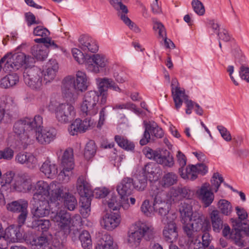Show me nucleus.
<instances>
[{
	"mask_svg": "<svg viewBox=\"0 0 249 249\" xmlns=\"http://www.w3.org/2000/svg\"><path fill=\"white\" fill-rule=\"evenodd\" d=\"M204 219V216L201 213H195L190 218L188 223L183 226L184 231L191 242L196 241L199 231H204L210 228L209 223L205 222Z\"/></svg>",
	"mask_w": 249,
	"mask_h": 249,
	"instance_id": "obj_6",
	"label": "nucleus"
},
{
	"mask_svg": "<svg viewBox=\"0 0 249 249\" xmlns=\"http://www.w3.org/2000/svg\"><path fill=\"white\" fill-rule=\"evenodd\" d=\"M154 228L150 224L139 222L136 224L134 229L128 232L127 242L131 246H137L142 237L147 241H150L154 238Z\"/></svg>",
	"mask_w": 249,
	"mask_h": 249,
	"instance_id": "obj_5",
	"label": "nucleus"
},
{
	"mask_svg": "<svg viewBox=\"0 0 249 249\" xmlns=\"http://www.w3.org/2000/svg\"><path fill=\"white\" fill-rule=\"evenodd\" d=\"M121 221L120 216L116 213H106L103 215L100 221L102 228L112 231L118 226Z\"/></svg>",
	"mask_w": 249,
	"mask_h": 249,
	"instance_id": "obj_21",
	"label": "nucleus"
},
{
	"mask_svg": "<svg viewBox=\"0 0 249 249\" xmlns=\"http://www.w3.org/2000/svg\"><path fill=\"white\" fill-rule=\"evenodd\" d=\"M103 203L104 205H107L108 207L113 211L117 210L120 207L116 196H111L108 200H104Z\"/></svg>",
	"mask_w": 249,
	"mask_h": 249,
	"instance_id": "obj_59",
	"label": "nucleus"
},
{
	"mask_svg": "<svg viewBox=\"0 0 249 249\" xmlns=\"http://www.w3.org/2000/svg\"><path fill=\"white\" fill-rule=\"evenodd\" d=\"M43 124V118L36 115L34 118H25L17 121L14 125V131L17 135V140L23 148L33 142V136L35 128H38Z\"/></svg>",
	"mask_w": 249,
	"mask_h": 249,
	"instance_id": "obj_1",
	"label": "nucleus"
},
{
	"mask_svg": "<svg viewBox=\"0 0 249 249\" xmlns=\"http://www.w3.org/2000/svg\"><path fill=\"white\" fill-rule=\"evenodd\" d=\"M147 184V177L143 174L137 176V179L134 182V188L140 191H143Z\"/></svg>",
	"mask_w": 249,
	"mask_h": 249,
	"instance_id": "obj_48",
	"label": "nucleus"
},
{
	"mask_svg": "<svg viewBox=\"0 0 249 249\" xmlns=\"http://www.w3.org/2000/svg\"><path fill=\"white\" fill-rule=\"evenodd\" d=\"M134 181L131 178H124L118 185L117 191L122 198L125 200V197L130 195L134 190Z\"/></svg>",
	"mask_w": 249,
	"mask_h": 249,
	"instance_id": "obj_22",
	"label": "nucleus"
},
{
	"mask_svg": "<svg viewBox=\"0 0 249 249\" xmlns=\"http://www.w3.org/2000/svg\"><path fill=\"white\" fill-rule=\"evenodd\" d=\"M143 126L144 128V131L142 135V138L140 141V144L141 145H145L150 142L151 140V135L150 129L147 124V121L143 122Z\"/></svg>",
	"mask_w": 249,
	"mask_h": 249,
	"instance_id": "obj_53",
	"label": "nucleus"
},
{
	"mask_svg": "<svg viewBox=\"0 0 249 249\" xmlns=\"http://www.w3.org/2000/svg\"><path fill=\"white\" fill-rule=\"evenodd\" d=\"M240 225L237 220H233V229L231 233V239L235 245L239 247H244L246 246V242L240 231Z\"/></svg>",
	"mask_w": 249,
	"mask_h": 249,
	"instance_id": "obj_25",
	"label": "nucleus"
},
{
	"mask_svg": "<svg viewBox=\"0 0 249 249\" xmlns=\"http://www.w3.org/2000/svg\"><path fill=\"white\" fill-rule=\"evenodd\" d=\"M64 187L55 181L48 183L43 180L37 181L33 185V198L46 199L51 202L60 200L62 197Z\"/></svg>",
	"mask_w": 249,
	"mask_h": 249,
	"instance_id": "obj_2",
	"label": "nucleus"
},
{
	"mask_svg": "<svg viewBox=\"0 0 249 249\" xmlns=\"http://www.w3.org/2000/svg\"><path fill=\"white\" fill-rule=\"evenodd\" d=\"M28 206V202L27 200L24 199H20L8 203L6 207L7 210L10 212L19 213L18 217V224L21 226L25 223L27 217Z\"/></svg>",
	"mask_w": 249,
	"mask_h": 249,
	"instance_id": "obj_13",
	"label": "nucleus"
},
{
	"mask_svg": "<svg viewBox=\"0 0 249 249\" xmlns=\"http://www.w3.org/2000/svg\"><path fill=\"white\" fill-rule=\"evenodd\" d=\"M46 46L42 45H36L32 47L31 53L32 55L39 60H43L48 55V50Z\"/></svg>",
	"mask_w": 249,
	"mask_h": 249,
	"instance_id": "obj_37",
	"label": "nucleus"
},
{
	"mask_svg": "<svg viewBox=\"0 0 249 249\" xmlns=\"http://www.w3.org/2000/svg\"><path fill=\"white\" fill-rule=\"evenodd\" d=\"M217 207L219 213L226 216H229L232 211L231 204L226 199H220L218 202Z\"/></svg>",
	"mask_w": 249,
	"mask_h": 249,
	"instance_id": "obj_42",
	"label": "nucleus"
},
{
	"mask_svg": "<svg viewBox=\"0 0 249 249\" xmlns=\"http://www.w3.org/2000/svg\"><path fill=\"white\" fill-rule=\"evenodd\" d=\"M42 124L38 128H35L33 136L40 144H48L53 141L57 135V130L53 127L42 129Z\"/></svg>",
	"mask_w": 249,
	"mask_h": 249,
	"instance_id": "obj_15",
	"label": "nucleus"
},
{
	"mask_svg": "<svg viewBox=\"0 0 249 249\" xmlns=\"http://www.w3.org/2000/svg\"><path fill=\"white\" fill-rule=\"evenodd\" d=\"M51 219L60 231L66 236L70 233L71 227L80 226L82 222V218L79 214L71 217L70 213L65 210L57 212L54 215L51 216Z\"/></svg>",
	"mask_w": 249,
	"mask_h": 249,
	"instance_id": "obj_3",
	"label": "nucleus"
},
{
	"mask_svg": "<svg viewBox=\"0 0 249 249\" xmlns=\"http://www.w3.org/2000/svg\"><path fill=\"white\" fill-rule=\"evenodd\" d=\"M177 218L176 213H170L166 217L161 219L164 225L162 234L164 239L170 243L175 242L178 236V230L175 222Z\"/></svg>",
	"mask_w": 249,
	"mask_h": 249,
	"instance_id": "obj_9",
	"label": "nucleus"
},
{
	"mask_svg": "<svg viewBox=\"0 0 249 249\" xmlns=\"http://www.w3.org/2000/svg\"><path fill=\"white\" fill-rule=\"evenodd\" d=\"M223 181L224 179L221 175L218 173H214L211 180V189L217 192L221 183Z\"/></svg>",
	"mask_w": 249,
	"mask_h": 249,
	"instance_id": "obj_50",
	"label": "nucleus"
},
{
	"mask_svg": "<svg viewBox=\"0 0 249 249\" xmlns=\"http://www.w3.org/2000/svg\"><path fill=\"white\" fill-rule=\"evenodd\" d=\"M190 200H186L183 202H181L179 206V210L182 216H184L186 220L187 218L190 220V218L192 216V215L195 212H192V205L190 204ZM195 213H196L195 212Z\"/></svg>",
	"mask_w": 249,
	"mask_h": 249,
	"instance_id": "obj_41",
	"label": "nucleus"
},
{
	"mask_svg": "<svg viewBox=\"0 0 249 249\" xmlns=\"http://www.w3.org/2000/svg\"><path fill=\"white\" fill-rule=\"evenodd\" d=\"M32 224L34 228H37L38 230H41L42 231H47L51 226L49 220L40 218L34 219Z\"/></svg>",
	"mask_w": 249,
	"mask_h": 249,
	"instance_id": "obj_44",
	"label": "nucleus"
},
{
	"mask_svg": "<svg viewBox=\"0 0 249 249\" xmlns=\"http://www.w3.org/2000/svg\"><path fill=\"white\" fill-rule=\"evenodd\" d=\"M79 238L81 242L82 246L84 249H90L91 248V239L88 231H83L80 234Z\"/></svg>",
	"mask_w": 249,
	"mask_h": 249,
	"instance_id": "obj_47",
	"label": "nucleus"
},
{
	"mask_svg": "<svg viewBox=\"0 0 249 249\" xmlns=\"http://www.w3.org/2000/svg\"><path fill=\"white\" fill-rule=\"evenodd\" d=\"M2 62H5L3 70L5 71H11L18 70L22 66L25 68H30L35 63L34 58L24 53H20L12 54L7 53L1 58Z\"/></svg>",
	"mask_w": 249,
	"mask_h": 249,
	"instance_id": "obj_4",
	"label": "nucleus"
},
{
	"mask_svg": "<svg viewBox=\"0 0 249 249\" xmlns=\"http://www.w3.org/2000/svg\"><path fill=\"white\" fill-rule=\"evenodd\" d=\"M95 249H118V248L116 244L113 243L111 235L105 233L98 240Z\"/></svg>",
	"mask_w": 249,
	"mask_h": 249,
	"instance_id": "obj_28",
	"label": "nucleus"
},
{
	"mask_svg": "<svg viewBox=\"0 0 249 249\" xmlns=\"http://www.w3.org/2000/svg\"><path fill=\"white\" fill-rule=\"evenodd\" d=\"M96 151V145L92 141H89L86 145L84 152V157L87 160L92 158Z\"/></svg>",
	"mask_w": 249,
	"mask_h": 249,
	"instance_id": "obj_49",
	"label": "nucleus"
},
{
	"mask_svg": "<svg viewBox=\"0 0 249 249\" xmlns=\"http://www.w3.org/2000/svg\"><path fill=\"white\" fill-rule=\"evenodd\" d=\"M98 84L99 91L100 93L107 92L109 88V83L111 82V79L108 78H98L96 79Z\"/></svg>",
	"mask_w": 249,
	"mask_h": 249,
	"instance_id": "obj_51",
	"label": "nucleus"
},
{
	"mask_svg": "<svg viewBox=\"0 0 249 249\" xmlns=\"http://www.w3.org/2000/svg\"><path fill=\"white\" fill-rule=\"evenodd\" d=\"M87 117L83 121L80 119H76L70 126L69 131L71 135L77 134V133L84 132L94 124L91 119V116H87Z\"/></svg>",
	"mask_w": 249,
	"mask_h": 249,
	"instance_id": "obj_19",
	"label": "nucleus"
},
{
	"mask_svg": "<svg viewBox=\"0 0 249 249\" xmlns=\"http://www.w3.org/2000/svg\"><path fill=\"white\" fill-rule=\"evenodd\" d=\"M42 71L35 66L26 68L23 72L25 83L35 90H39L42 88Z\"/></svg>",
	"mask_w": 249,
	"mask_h": 249,
	"instance_id": "obj_8",
	"label": "nucleus"
},
{
	"mask_svg": "<svg viewBox=\"0 0 249 249\" xmlns=\"http://www.w3.org/2000/svg\"><path fill=\"white\" fill-rule=\"evenodd\" d=\"M40 171L48 178H53L57 173V167L55 164L46 160L42 165Z\"/></svg>",
	"mask_w": 249,
	"mask_h": 249,
	"instance_id": "obj_32",
	"label": "nucleus"
},
{
	"mask_svg": "<svg viewBox=\"0 0 249 249\" xmlns=\"http://www.w3.org/2000/svg\"><path fill=\"white\" fill-rule=\"evenodd\" d=\"M241 78L249 83V67L245 65L241 64L239 71Z\"/></svg>",
	"mask_w": 249,
	"mask_h": 249,
	"instance_id": "obj_64",
	"label": "nucleus"
},
{
	"mask_svg": "<svg viewBox=\"0 0 249 249\" xmlns=\"http://www.w3.org/2000/svg\"><path fill=\"white\" fill-rule=\"evenodd\" d=\"M72 55L74 59L79 64H86V61L88 58H87L84 55V53L79 49L76 48H73L71 50Z\"/></svg>",
	"mask_w": 249,
	"mask_h": 249,
	"instance_id": "obj_57",
	"label": "nucleus"
},
{
	"mask_svg": "<svg viewBox=\"0 0 249 249\" xmlns=\"http://www.w3.org/2000/svg\"><path fill=\"white\" fill-rule=\"evenodd\" d=\"M192 6L194 12L199 16H203L205 12L203 3L199 0H192Z\"/></svg>",
	"mask_w": 249,
	"mask_h": 249,
	"instance_id": "obj_55",
	"label": "nucleus"
},
{
	"mask_svg": "<svg viewBox=\"0 0 249 249\" xmlns=\"http://www.w3.org/2000/svg\"><path fill=\"white\" fill-rule=\"evenodd\" d=\"M99 93L93 90L87 92L84 96L82 104L80 107L81 115L93 116L98 111L97 104L99 101Z\"/></svg>",
	"mask_w": 249,
	"mask_h": 249,
	"instance_id": "obj_7",
	"label": "nucleus"
},
{
	"mask_svg": "<svg viewBox=\"0 0 249 249\" xmlns=\"http://www.w3.org/2000/svg\"><path fill=\"white\" fill-rule=\"evenodd\" d=\"M143 152L147 158L154 160L163 166L172 167L174 165V158L169 152H167L165 156H162L159 152L149 147L145 148Z\"/></svg>",
	"mask_w": 249,
	"mask_h": 249,
	"instance_id": "obj_14",
	"label": "nucleus"
},
{
	"mask_svg": "<svg viewBox=\"0 0 249 249\" xmlns=\"http://www.w3.org/2000/svg\"><path fill=\"white\" fill-rule=\"evenodd\" d=\"M58 68V64L55 59H50L47 62L46 69L42 71L44 81L46 83L54 79Z\"/></svg>",
	"mask_w": 249,
	"mask_h": 249,
	"instance_id": "obj_23",
	"label": "nucleus"
},
{
	"mask_svg": "<svg viewBox=\"0 0 249 249\" xmlns=\"http://www.w3.org/2000/svg\"><path fill=\"white\" fill-rule=\"evenodd\" d=\"M210 218L213 231L215 232H219L224 224L218 210H213L210 213Z\"/></svg>",
	"mask_w": 249,
	"mask_h": 249,
	"instance_id": "obj_30",
	"label": "nucleus"
},
{
	"mask_svg": "<svg viewBox=\"0 0 249 249\" xmlns=\"http://www.w3.org/2000/svg\"><path fill=\"white\" fill-rule=\"evenodd\" d=\"M34 41L36 43H43L44 45L43 46H46L47 48L55 49L58 47V46L54 41L49 37H42L40 38H36Z\"/></svg>",
	"mask_w": 249,
	"mask_h": 249,
	"instance_id": "obj_56",
	"label": "nucleus"
},
{
	"mask_svg": "<svg viewBox=\"0 0 249 249\" xmlns=\"http://www.w3.org/2000/svg\"><path fill=\"white\" fill-rule=\"evenodd\" d=\"M62 92L67 101L72 103L76 100L79 92L77 88L75 79L74 77L68 76L63 79Z\"/></svg>",
	"mask_w": 249,
	"mask_h": 249,
	"instance_id": "obj_11",
	"label": "nucleus"
},
{
	"mask_svg": "<svg viewBox=\"0 0 249 249\" xmlns=\"http://www.w3.org/2000/svg\"><path fill=\"white\" fill-rule=\"evenodd\" d=\"M154 209H164L166 211L168 209H170V204L165 201L161 200L160 195H157L155 196L154 201Z\"/></svg>",
	"mask_w": 249,
	"mask_h": 249,
	"instance_id": "obj_52",
	"label": "nucleus"
},
{
	"mask_svg": "<svg viewBox=\"0 0 249 249\" xmlns=\"http://www.w3.org/2000/svg\"><path fill=\"white\" fill-rule=\"evenodd\" d=\"M33 34L35 36L47 37L50 35V32L42 26H37L34 29Z\"/></svg>",
	"mask_w": 249,
	"mask_h": 249,
	"instance_id": "obj_62",
	"label": "nucleus"
},
{
	"mask_svg": "<svg viewBox=\"0 0 249 249\" xmlns=\"http://www.w3.org/2000/svg\"><path fill=\"white\" fill-rule=\"evenodd\" d=\"M15 160L18 163L25 164L27 167L31 169L35 168L37 164L36 158L30 153H19L16 156Z\"/></svg>",
	"mask_w": 249,
	"mask_h": 249,
	"instance_id": "obj_26",
	"label": "nucleus"
},
{
	"mask_svg": "<svg viewBox=\"0 0 249 249\" xmlns=\"http://www.w3.org/2000/svg\"><path fill=\"white\" fill-rule=\"evenodd\" d=\"M153 29L154 30H158L159 36L160 37H164L166 36L165 29L163 25L156 18H153Z\"/></svg>",
	"mask_w": 249,
	"mask_h": 249,
	"instance_id": "obj_58",
	"label": "nucleus"
},
{
	"mask_svg": "<svg viewBox=\"0 0 249 249\" xmlns=\"http://www.w3.org/2000/svg\"><path fill=\"white\" fill-rule=\"evenodd\" d=\"M77 189L81 197V207H85L88 204V207H90V197L92 196V190L89 184L83 176L80 177L77 179Z\"/></svg>",
	"mask_w": 249,
	"mask_h": 249,
	"instance_id": "obj_17",
	"label": "nucleus"
},
{
	"mask_svg": "<svg viewBox=\"0 0 249 249\" xmlns=\"http://www.w3.org/2000/svg\"><path fill=\"white\" fill-rule=\"evenodd\" d=\"M61 165L64 168L73 169L74 161L72 149L68 148L65 151L61 160Z\"/></svg>",
	"mask_w": 249,
	"mask_h": 249,
	"instance_id": "obj_34",
	"label": "nucleus"
},
{
	"mask_svg": "<svg viewBox=\"0 0 249 249\" xmlns=\"http://www.w3.org/2000/svg\"><path fill=\"white\" fill-rule=\"evenodd\" d=\"M127 13L123 12H118V16L123 21V22L129 27V28L133 30L136 33H139L141 31L140 29L132 22L126 16Z\"/></svg>",
	"mask_w": 249,
	"mask_h": 249,
	"instance_id": "obj_46",
	"label": "nucleus"
},
{
	"mask_svg": "<svg viewBox=\"0 0 249 249\" xmlns=\"http://www.w3.org/2000/svg\"><path fill=\"white\" fill-rule=\"evenodd\" d=\"M178 176L173 172L165 174L160 181V184L164 187H169L178 182Z\"/></svg>",
	"mask_w": 249,
	"mask_h": 249,
	"instance_id": "obj_38",
	"label": "nucleus"
},
{
	"mask_svg": "<svg viewBox=\"0 0 249 249\" xmlns=\"http://www.w3.org/2000/svg\"><path fill=\"white\" fill-rule=\"evenodd\" d=\"M196 195L198 198L204 204L205 207L209 206L214 198L210 184L207 182L202 184L201 187L198 188L196 191Z\"/></svg>",
	"mask_w": 249,
	"mask_h": 249,
	"instance_id": "obj_18",
	"label": "nucleus"
},
{
	"mask_svg": "<svg viewBox=\"0 0 249 249\" xmlns=\"http://www.w3.org/2000/svg\"><path fill=\"white\" fill-rule=\"evenodd\" d=\"M108 61L103 54H95L89 56L86 61V69L95 74L100 73L103 69H106Z\"/></svg>",
	"mask_w": 249,
	"mask_h": 249,
	"instance_id": "obj_10",
	"label": "nucleus"
},
{
	"mask_svg": "<svg viewBox=\"0 0 249 249\" xmlns=\"http://www.w3.org/2000/svg\"><path fill=\"white\" fill-rule=\"evenodd\" d=\"M18 76L16 73L9 74L0 80V87L7 89L15 86L18 82Z\"/></svg>",
	"mask_w": 249,
	"mask_h": 249,
	"instance_id": "obj_35",
	"label": "nucleus"
},
{
	"mask_svg": "<svg viewBox=\"0 0 249 249\" xmlns=\"http://www.w3.org/2000/svg\"><path fill=\"white\" fill-rule=\"evenodd\" d=\"M12 184V190L23 193H30L32 191L33 185L31 178L27 176H17Z\"/></svg>",
	"mask_w": 249,
	"mask_h": 249,
	"instance_id": "obj_20",
	"label": "nucleus"
},
{
	"mask_svg": "<svg viewBox=\"0 0 249 249\" xmlns=\"http://www.w3.org/2000/svg\"><path fill=\"white\" fill-rule=\"evenodd\" d=\"M15 174L12 172H7L5 174L0 181L1 185V191L3 192L6 191L8 189L10 188L12 190V184L14 182Z\"/></svg>",
	"mask_w": 249,
	"mask_h": 249,
	"instance_id": "obj_36",
	"label": "nucleus"
},
{
	"mask_svg": "<svg viewBox=\"0 0 249 249\" xmlns=\"http://www.w3.org/2000/svg\"><path fill=\"white\" fill-rule=\"evenodd\" d=\"M123 0H110V4L118 12L128 13V10L127 7L123 4Z\"/></svg>",
	"mask_w": 249,
	"mask_h": 249,
	"instance_id": "obj_60",
	"label": "nucleus"
},
{
	"mask_svg": "<svg viewBox=\"0 0 249 249\" xmlns=\"http://www.w3.org/2000/svg\"><path fill=\"white\" fill-rule=\"evenodd\" d=\"M147 124L150 129V132L152 137H155L156 138H161L164 135L162 129L158 126L157 124L154 122H147Z\"/></svg>",
	"mask_w": 249,
	"mask_h": 249,
	"instance_id": "obj_45",
	"label": "nucleus"
},
{
	"mask_svg": "<svg viewBox=\"0 0 249 249\" xmlns=\"http://www.w3.org/2000/svg\"><path fill=\"white\" fill-rule=\"evenodd\" d=\"M112 108L113 110L123 109H131L136 114H140L141 113L140 110L138 109L134 104L130 102L122 104H116Z\"/></svg>",
	"mask_w": 249,
	"mask_h": 249,
	"instance_id": "obj_54",
	"label": "nucleus"
},
{
	"mask_svg": "<svg viewBox=\"0 0 249 249\" xmlns=\"http://www.w3.org/2000/svg\"><path fill=\"white\" fill-rule=\"evenodd\" d=\"M178 173L181 177L184 179L194 180L197 177L196 175V168L194 165H188L185 170L184 168H179Z\"/></svg>",
	"mask_w": 249,
	"mask_h": 249,
	"instance_id": "obj_33",
	"label": "nucleus"
},
{
	"mask_svg": "<svg viewBox=\"0 0 249 249\" xmlns=\"http://www.w3.org/2000/svg\"><path fill=\"white\" fill-rule=\"evenodd\" d=\"M77 88L79 91H83L87 89L88 86L87 77L85 73L78 71L76 73L75 80Z\"/></svg>",
	"mask_w": 249,
	"mask_h": 249,
	"instance_id": "obj_39",
	"label": "nucleus"
},
{
	"mask_svg": "<svg viewBox=\"0 0 249 249\" xmlns=\"http://www.w3.org/2000/svg\"><path fill=\"white\" fill-rule=\"evenodd\" d=\"M63 196L65 207L70 211L74 210L77 204L75 197L69 193H65Z\"/></svg>",
	"mask_w": 249,
	"mask_h": 249,
	"instance_id": "obj_43",
	"label": "nucleus"
},
{
	"mask_svg": "<svg viewBox=\"0 0 249 249\" xmlns=\"http://www.w3.org/2000/svg\"><path fill=\"white\" fill-rule=\"evenodd\" d=\"M74 114V108L71 104H59L55 108V117L61 123L65 124L69 122Z\"/></svg>",
	"mask_w": 249,
	"mask_h": 249,
	"instance_id": "obj_16",
	"label": "nucleus"
},
{
	"mask_svg": "<svg viewBox=\"0 0 249 249\" xmlns=\"http://www.w3.org/2000/svg\"><path fill=\"white\" fill-rule=\"evenodd\" d=\"M79 47L86 52L96 53L98 46L95 40L88 36H82L79 38Z\"/></svg>",
	"mask_w": 249,
	"mask_h": 249,
	"instance_id": "obj_27",
	"label": "nucleus"
},
{
	"mask_svg": "<svg viewBox=\"0 0 249 249\" xmlns=\"http://www.w3.org/2000/svg\"><path fill=\"white\" fill-rule=\"evenodd\" d=\"M49 201L32 198L30 201L31 213L33 219L48 216L50 212Z\"/></svg>",
	"mask_w": 249,
	"mask_h": 249,
	"instance_id": "obj_12",
	"label": "nucleus"
},
{
	"mask_svg": "<svg viewBox=\"0 0 249 249\" xmlns=\"http://www.w3.org/2000/svg\"><path fill=\"white\" fill-rule=\"evenodd\" d=\"M115 141L120 147L125 150L133 151L135 148L134 143L124 136L116 135Z\"/></svg>",
	"mask_w": 249,
	"mask_h": 249,
	"instance_id": "obj_40",
	"label": "nucleus"
},
{
	"mask_svg": "<svg viewBox=\"0 0 249 249\" xmlns=\"http://www.w3.org/2000/svg\"><path fill=\"white\" fill-rule=\"evenodd\" d=\"M171 91L175 108L178 110L182 106L183 101L185 102L188 99V96L185 94L184 89H178V87L172 88Z\"/></svg>",
	"mask_w": 249,
	"mask_h": 249,
	"instance_id": "obj_29",
	"label": "nucleus"
},
{
	"mask_svg": "<svg viewBox=\"0 0 249 249\" xmlns=\"http://www.w3.org/2000/svg\"><path fill=\"white\" fill-rule=\"evenodd\" d=\"M71 170L67 168L63 167L61 171L58 176L59 181L63 182H67L70 179V177L71 174Z\"/></svg>",
	"mask_w": 249,
	"mask_h": 249,
	"instance_id": "obj_61",
	"label": "nucleus"
},
{
	"mask_svg": "<svg viewBox=\"0 0 249 249\" xmlns=\"http://www.w3.org/2000/svg\"><path fill=\"white\" fill-rule=\"evenodd\" d=\"M10 226L5 229L4 234V238H6L7 241L9 242H17L20 241L23 238L22 232L19 227Z\"/></svg>",
	"mask_w": 249,
	"mask_h": 249,
	"instance_id": "obj_24",
	"label": "nucleus"
},
{
	"mask_svg": "<svg viewBox=\"0 0 249 249\" xmlns=\"http://www.w3.org/2000/svg\"><path fill=\"white\" fill-rule=\"evenodd\" d=\"M144 175L150 178L157 179L158 175L160 172V167L156 163L150 162L146 164L143 169Z\"/></svg>",
	"mask_w": 249,
	"mask_h": 249,
	"instance_id": "obj_31",
	"label": "nucleus"
},
{
	"mask_svg": "<svg viewBox=\"0 0 249 249\" xmlns=\"http://www.w3.org/2000/svg\"><path fill=\"white\" fill-rule=\"evenodd\" d=\"M14 151L9 147H6L2 150H0V159L10 160L14 156Z\"/></svg>",
	"mask_w": 249,
	"mask_h": 249,
	"instance_id": "obj_63",
	"label": "nucleus"
}]
</instances>
